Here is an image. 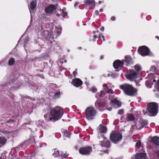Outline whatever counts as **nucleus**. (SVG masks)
Here are the masks:
<instances>
[{
	"instance_id": "1",
	"label": "nucleus",
	"mask_w": 159,
	"mask_h": 159,
	"mask_svg": "<svg viewBox=\"0 0 159 159\" xmlns=\"http://www.w3.org/2000/svg\"><path fill=\"white\" fill-rule=\"evenodd\" d=\"M63 114V109L60 107H57L53 108L50 113L52 119L55 120L60 119Z\"/></svg>"
},
{
	"instance_id": "2",
	"label": "nucleus",
	"mask_w": 159,
	"mask_h": 159,
	"mask_svg": "<svg viewBox=\"0 0 159 159\" xmlns=\"http://www.w3.org/2000/svg\"><path fill=\"white\" fill-rule=\"evenodd\" d=\"M120 88L123 90L125 93L127 95L134 96L137 94V91L131 85L125 84L120 85Z\"/></svg>"
},
{
	"instance_id": "3",
	"label": "nucleus",
	"mask_w": 159,
	"mask_h": 159,
	"mask_svg": "<svg viewBox=\"0 0 159 159\" xmlns=\"http://www.w3.org/2000/svg\"><path fill=\"white\" fill-rule=\"evenodd\" d=\"M158 105L155 102H151L148 105L147 112L150 116H155L158 113Z\"/></svg>"
},
{
	"instance_id": "4",
	"label": "nucleus",
	"mask_w": 159,
	"mask_h": 159,
	"mask_svg": "<svg viewBox=\"0 0 159 159\" xmlns=\"http://www.w3.org/2000/svg\"><path fill=\"white\" fill-rule=\"evenodd\" d=\"M96 111L93 107H88L85 111V117L88 120H92L96 114Z\"/></svg>"
},
{
	"instance_id": "5",
	"label": "nucleus",
	"mask_w": 159,
	"mask_h": 159,
	"mask_svg": "<svg viewBox=\"0 0 159 159\" xmlns=\"http://www.w3.org/2000/svg\"><path fill=\"white\" fill-rule=\"evenodd\" d=\"M110 138L111 140L115 143L120 141L122 139L121 133L118 131H112L111 133Z\"/></svg>"
},
{
	"instance_id": "6",
	"label": "nucleus",
	"mask_w": 159,
	"mask_h": 159,
	"mask_svg": "<svg viewBox=\"0 0 159 159\" xmlns=\"http://www.w3.org/2000/svg\"><path fill=\"white\" fill-rule=\"evenodd\" d=\"M129 74L127 75V78L129 80H135V79L136 78L138 79L139 80H141L139 75L138 73L132 70H129Z\"/></svg>"
},
{
	"instance_id": "7",
	"label": "nucleus",
	"mask_w": 159,
	"mask_h": 159,
	"mask_svg": "<svg viewBox=\"0 0 159 159\" xmlns=\"http://www.w3.org/2000/svg\"><path fill=\"white\" fill-rule=\"evenodd\" d=\"M139 53L142 56H145L150 55L149 49L145 46L139 47L138 50Z\"/></svg>"
},
{
	"instance_id": "8",
	"label": "nucleus",
	"mask_w": 159,
	"mask_h": 159,
	"mask_svg": "<svg viewBox=\"0 0 159 159\" xmlns=\"http://www.w3.org/2000/svg\"><path fill=\"white\" fill-rule=\"evenodd\" d=\"M147 124L148 122L147 120H143L142 119H139V120H137L136 121L134 126H136L137 129H140Z\"/></svg>"
},
{
	"instance_id": "9",
	"label": "nucleus",
	"mask_w": 159,
	"mask_h": 159,
	"mask_svg": "<svg viewBox=\"0 0 159 159\" xmlns=\"http://www.w3.org/2000/svg\"><path fill=\"white\" fill-rule=\"evenodd\" d=\"M92 148L90 147L81 148L79 149V152L83 155H88L90 154L92 151Z\"/></svg>"
},
{
	"instance_id": "10",
	"label": "nucleus",
	"mask_w": 159,
	"mask_h": 159,
	"mask_svg": "<svg viewBox=\"0 0 159 159\" xmlns=\"http://www.w3.org/2000/svg\"><path fill=\"white\" fill-rule=\"evenodd\" d=\"M84 3L87 9L92 8L94 7L95 5L94 0H85L84 1Z\"/></svg>"
},
{
	"instance_id": "11",
	"label": "nucleus",
	"mask_w": 159,
	"mask_h": 159,
	"mask_svg": "<svg viewBox=\"0 0 159 159\" xmlns=\"http://www.w3.org/2000/svg\"><path fill=\"white\" fill-rule=\"evenodd\" d=\"M57 8V7L53 4H50L45 9V11L48 14H52L54 10Z\"/></svg>"
},
{
	"instance_id": "12",
	"label": "nucleus",
	"mask_w": 159,
	"mask_h": 159,
	"mask_svg": "<svg viewBox=\"0 0 159 159\" xmlns=\"http://www.w3.org/2000/svg\"><path fill=\"white\" fill-rule=\"evenodd\" d=\"M121 102L119 101L116 98L111 99V102L110 103L111 106H112L115 108L120 107L121 106Z\"/></svg>"
},
{
	"instance_id": "13",
	"label": "nucleus",
	"mask_w": 159,
	"mask_h": 159,
	"mask_svg": "<svg viewBox=\"0 0 159 159\" xmlns=\"http://www.w3.org/2000/svg\"><path fill=\"white\" fill-rule=\"evenodd\" d=\"M16 83V81H14V82L11 81V82L8 83V84L4 85V87L7 90H9L11 88L14 89L18 87V86H16L15 84Z\"/></svg>"
},
{
	"instance_id": "14",
	"label": "nucleus",
	"mask_w": 159,
	"mask_h": 159,
	"mask_svg": "<svg viewBox=\"0 0 159 159\" xmlns=\"http://www.w3.org/2000/svg\"><path fill=\"white\" fill-rule=\"evenodd\" d=\"M72 83L73 86L79 87L82 84V82L79 79L75 78L73 80Z\"/></svg>"
},
{
	"instance_id": "15",
	"label": "nucleus",
	"mask_w": 159,
	"mask_h": 159,
	"mask_svg": "<svg viewBox=\"0 0 159 159\" xmlns=\"http://www.w3.org/2000/svg\"><path fill=\"white\" fill-rule=\"evenodd\" d=\"M103 140L102 141L101 143V145L102 147H105L106 148H109L110 147V141L108 140L107 141V139L103 136Z\"/></svg>"
},
{
	"instance_id": "16",
	"label": "nucleus",
	"mask_w": 159,
	"mask_h": 159,
	"mask_svg": "<svg viewBox=\"0 0 159 159\" xmlns=\"http://www.w3.org/2000/svg\"><path fill=\"white\" fill-rule=\"evenodd\" d=\"M123 62L119 60H117L115 61L113 63V66L115 69L120 68L123 66Z\"/></svg>"
},
{
	"instance_id": "17",
	"label": "nucleus",
	"mask_w": 159,
	"mask_h": 159,
	"mask_svg": "<svg viewBox=\"0 0 159 159\" xmlns=\"http://www.w3.org/2000/svg\"><path fill=\"white\" fill-rule=\"evenodd\" d=\"M123 63L124 62L126 63V65L128 66L129 64H130L132 63V59L129 56H126L125 57V61L124 60H122Z\"/></svg>"
},
{
	"instance_id": "18",
	"label": "nucleus",
	"mask_w": 159,
	"mask_h": 159,
	"mask_svg": "<svg viewBox=\"0 0 159 159\" xmlns=\"http://www.w3.org/2000/svg\"><path fill=\"white\" fill-rule=\"evenodd\" d=\"M138 159H146V154L145 153H138L136 157Z\"/></svg>"
},
{
	"instance_id": "19",
	"label": "nucleus",
	"mask_w": 159,
	"mask_h": 159,
	"mask_svg": "<svg viewBox=\"0 0 159 159\" xmlns=\"http://www.w3.org/2000/svg\"><path fill=\"white\" fill-rule=\"evenodd\" d=\"M103 90L105 91H107V92L108 94H112L113 93V91L111 89H108V86L107 84H104L102 86Z\"/></svg>"
},
{
	"instance_id": "20",
	"label": "nucleus",
	"mask_w": 159,
	"mask_h": 159,
	"mask_svg": "<svg viewBox=\"0 0 159 159\" xmlns=\"http://www.w3.org/2000/svg\"><path fill=\"white\" fill-rule=\"evenodd\" d=\"M36 2L35 1H33L30 4V6H29V8L30 12L31 14V10H34L36 7Z\"/></svg>"
},
{
	"instance_id": "21",
	"label": "nucleus",
	"mask_w": 159,
	"mask_h": 159,
	"mask_svg": "<svg viewBox=\"0 0 159 159\" xmlns=\"http://www.w3.org/2000/svg\"><path fill=\"white\" fill-rule=\"evenodd\" d=\"M100 132L101 133H106L107 131V128L106 126H103L100 124L98 127Z\"/></svg>"
},
{
	"instance_id": "22",
	"label": "nucleus",
	"mask_w": 159,
	"mask_h": 159,
	"mask_svg": "<svg viewBox=\"0 0 159 159\" xmlns=\"http://www.w3.org/2000/svg\"><path fill=\"white\" fill-rule=\"evenodd\" d=\"M152 141L157 145L159 146V138L155 136L152 138Z\"/></svg>"
},
{
	"instance_id": "23",
	"label": "nucleus",
	"mask_w": 159,
	"mask_h": 159,
	"mask_svg": "<svg viewBox=\"0 0 159 159\" xmlns=\"http://www.w3.org/2000/svg\"><path fill=\"white\" fill-rule=\"evenodd\" d=\"M127 119L129 121H133L135 119L134 115L132 114H128L127 115Z\"/></svg>"
},
{
	"instance_id": "24",
	"label": "nucleus",
	"mask_w": 159,
	"mask_h": 159,
	"mask_svg": "<svg viewBox=\"0 0 159 159\" xmlns=\"http://www.w3.org/2000/svg\"><path fill=\"white\" fill-rule=\"evenodd\" d=\"M152 82L151 80H147L145 83L147 87L149 88H151L152 87Z\"/></svg>"
},
{
	"instance_id": "25",
	"label": "nucleus",
	"mask_w": 159,
	"mask_h": 159,
	"mask_svg": "<svg viewBox=\"0 0 159 159\" xmlns=\"http://www.w3.org/2000/svg\"><path fill=\"white\" fill-rule=\"evenodd\" d=\"M6 139L5 137H0V143L4 144L6 143Z\"/></svg>"
},
{
	"instance_id": "26",
	"label": "nucleus",
	"mask_w": 159,
	"mask_h": 159,
	"mask_svg": "<svg viewBox=\"0 0 159 159\" xmlns=\"http://www.w3.org/2000/svg\"><path fill=\"white\" fill-rule=\"evenodd\" d=\"M15 62V60L13 58H11L8 61V64L9 66H12Z\"/></svg>"
},
{
	"instance_id": "27",
	"label": "nucleus",
	"mask_w": 159,
	"mask_h": 159,
	"mask_svg": "<svg viewBox=\"0 0 159 159\" xmlns=\"http://www.w3.org/2000/svg\"><path fill=\"white\" fill-rule=\"evenodd\" d=\"M134 67L135 70L137 71H140L142 69L141 66L139 65H136Z\"/></svg>"
},
{
	"instance_id": "28",
	"label": "nucleus",
	"mask_w": 159,
	"mask_h": 159,
	"mask_svg": "<svg viewBox=\"0 0 159 159\" xmlns=\"http://www.w3.org/2000/svg\"><path fill=\"white\" fill-rule=\"evenodd\" d=\"M48 116V115L47 114H45V115H44V116L45 118V119L47 121H50L52 120V117H49Z\"/></svg>"
},
{
	"instance_id": "29",
	"label": "nucleus",
	"mask_w": 159,
	"mask_h": 159,
	"mask_svg": "<svg viewBox=\"0 0 159 159\" xmlns=\"http://www.w3.org/2000/svg\"><path fill=\"white\" fill-rule=\"evenodd\" d=\"M62 14H57V15L58 16H65L67 15V13L66 11H64L63 10H62Z\"/></svg>"
},
{
	"instance_id": "30",
	"label": "nucleus",
	"mask_w": 159,
	"mask_h": 159,
	"mask_svg": "<svg viewBox=\"0 0 159 159\" xmlns=\"http://www.w3.org/2000/svg\"><path fill=\"white\" fill-rule=\"evenodd\" d=\"M56 28L57 30L56 31V34L58 35H59L61 33V28L60 26H59L58 27H56Z\"/></svg>"
},
{
	"instance_id": "31",
	"label": "nucleus",
	"mask_w": 159,
	"mask_h": 159,
	"mask_svg": "<svg viewBox=\"0 0 159 159\" xmlns=\"http://www.w3.org/2000/svg\"><path fill=\"white\" fill-rule=\"evenodd\" d=\"M70 134L67 131H65L64 132V135L65 137H70Z\"/></svg>"
},
{
	"instance_id": "32",
	"label": "nucleus",
	"mask_w": 159,
	"mask_h": 159,
	"mask_svg": "<svg viewBox=\"0 0 159 159\" xmlns=\"http://www.w3.org/2000/svg\"><path fill=\"white\" fill-rule=\"evenodd\" d=\"M59 155V151L55 149L54 153L53 154V155L55 157H57Z\"/></svg>"
},
{
	"instance_id": "33",
	"label": "nucleus",
	"mask_w": 159,
	"mask_h": 159,
	"mask_svg": "<svg viewBox=\"0 0 159 159\" xmlns=\"http://www.w3.org/2000/svg\"><path fill=\"white\" fill-rule=\"evenodd\" d=\"M157 69L156 68V67L155 66H152L151 67L150 69V71H151L153 72L154 70H157Z\"/></svg>"
},
{
	"instance_id": "34",
	"label": "nucleus",
	"mask_w": 159,
	"mask_h": 159,
	"mask_svg": "<svg viewBox=\"0 0 159 159\" xmlns=\"http://www.w3.org/2000/svg\"><path fill=\"white\" fill-rule=\"evenodd\" d=\"M60 95V92L56 93L54 94L53 97L54 98H57L59 97V96Z\"/></svg>"
},
{
	"instance_id": "35",
	"label": "nucleus",
	"mask_w": 159,
	"mask_h": 159,
	"mask_svg": "<svg viewBox=\"0 0 159 159\" xmlns=\"http://www.w3.org/2000/svg\"><path fill=\"white\" fill-rule=\"evenodd\" d=\"M90 90H91L93 93H95L97 92V89L94 87H92L90 89Z\"/></svg>"
},
{
	"instance_id": "36",
	"label": "nucleus",
	"mask_w": 159,
	"mask_h": 159,
	"mask_svg": "<svg viewBox=\"0 0 159 159\" xmlns=\"http://www.w3.org/2000/svg\"><path fill=\"white\" fill-rule=\"evenodd\" d=\"M141 146V143L140 141H138L136 144V146L137 148H139Z\"/></svg>"
},
{
	"instance_id": "37",
	"label": "nucleus",
	"mask_w": 159,
	"mask_h": 159,
	"mask_svg": "<svg viewBox=\"0 0 159 159\" xmlns=\"http://www.w3.org/2000/svg\"><path fill=\"white\" fill-rule=\"evenodd\" d=\"M68 156V154L66 152L64 154H63L61 155V157L62 158H66Z\"/></svg>"
},
{
	"instance_id": "38",
	"label": "nucleus",
	"mask_w": 159,
	"mask_h": 159,
	"mask_svg": "<svg viewBox=\"0 0 159 159\" xmlns=\"http://www.w3.org/2000/svg\"><path fill=\"white\" fill-rule=\"evenodd\" d=\"M29 38L27 37L26 39H25L24 44L25 45L29 41Z\"/></svg>"
},
{
	"instance_id": "39",
	"label": "nucleus",
	"mask_w": 159,
	"mask_h": 159,
	"mask_svg": "<svg viewBox=\"0 0 159 159\" xmlns=\"http://www.w3.org/2000/svg\"><path fill=\"white\" fill-rule=\"evenodd\" d=\"M104 95V92L103 91H101L99 94V96L101 97H102Z\"/></svg>"
},
{
	"instance_id": "40",
	"label": "nucleus",
	"mask_w": 159,
	"mask_h": 159,
	"mask_svg": "<svg viewBox=\"0 0 159 159\" xmlns=\"http://www.w3.org/2000/svg\"><path fill=\"white\" fill-rule=\"evenodd\" d=\"M124 113V111L123 110H119L118 113L119 115H122Z\"/></svg>"
},
{
	"instance_id": "41",
	"label": "nucleus",
	"mask_w": 159,
	"mask_h": 159,
	"mask_svg": "<svg viewBox=\"0 0 159 159\" xmlns=\"http://www.w3.org/2000/svg\"><path fill=\"white\" fill-rule=\"evenodd\" d=\"M7 123H14V120H10L7 122Z\"/></svg>"
},
{
	"instance_id": "42",
	"label": "nucleus",
	"mask_w": 159,
	"mask_h": 159,
	"mask_svg": "<svg viewBox=\"0 0 159 159\" xmlns=\"http://www.w3.org/2000/svg\"><path fill=\"white\" fill-rule=\"evenodd\" d=\"M76 70H76H76H75V71H74L73 72V75H74V77H75V76H76V74H77V72H76Z\"/></svg>"
},
{
	"instance_id": "43",
	"label": "nucleus",
	"mask_w": 159,
	"mask_h": 159,
	"mask_svg": "<svg viewBox=\"0 0 159 159\" xmlns=\"http://www.w3.org/2000/svg\"><path fill=\"white\" fill-rule=\"evenodd\" d=\"M94 13L96 16H98L99 14V12L98 11H95Z\"/></svg>"
},
{
	"instance_id": "44",
	"label": "nucleus",
	"mask_w": 159,
	"mask_h": 159,
	"mask_svg": "<svg viewBox=\"0 0 159 159\" xmlns=\"http://www.w3.org/2000/svg\"><path fill=\"white\" fill-rule=\"evenodd\" d=\"M111 20L112 21H114L116 20V18L114 16H112L111 18Z\"/></svg>"
},
{
	"instance_id": "45",
	"label": "nucleus",
	"mask_w": 159,
	"mask_h": 159,
	"mask_svg": "<svg viewBox=\"0 0 159 159\" xmlns=\"http://www.w3.org/2000/svg\"><path fill=\"white\" fill-rule=\"evenodd\" d=\"M93 37L94 38H101V36L100 35H99L98 37L97 35H94L93 36Z\"/></svg>"
},
{
	"instance_id": "46",
	"label": "nucleus",
	"mask_w": 159,
	"mask_h": 159,
	"mask_svg": "<svg viewBox=\"0 0 159 159\" xmlns=\"http://www.w3.org/2000/svg\"><path fill=\"white\" fill-rule=\"evenodd\" d=\"M107 110L111 111L112 110V108L111 107H108L107 108Z\"/></svg>"
},
{
	"instance_id": "47",
	"label": "nucleus",
	"mask_w": 159,
	"mask_h": 159,
	"mask_svg": "<svg viewBox=\"0 0 159 159\" xmlns=\"http://www.w3.org/2000/svg\"><path fill=\"white\" fill-rule=\"evenodd\" d=\"M100 30L102 31H103L104 30V28L103 27H101L100 28Z\"/></svg>"
},
{
	"instance_id": "48",
	"label": "nucleus",
	"mask_w": 159,
	"mask_h": 159,
	"mask_svg": "<svg viewBox=\"0 0 159 159\" xmlns=\"http://www.w3.org/2000/svg\"><path fill=\"white\" fill-rule=\"evenodd\" d=\"M154 75L153 74H149L148 76V77L149 78L151 76H153Z\"/></svg>"
},
{
	"instance_id": "49",
	"label": "nucleus",
	"mask_w": 159,
	"mask_h": 159,
	"mask_svg": "<svg viewBox=\"0 0 159 159\" xmlns=\"http://www.w3.org/2000/svg\"><path fill=\"white\" fill-rule=\"evenodd\" d=\"M79 4V3L78 2H76L74 4V7H76Z\"/></svg>"
},
{
	"instance_id": "50",
	"label": "nucleus",
	"mask_w": 159,
	"mask_h": 159,
	"mask_svg": "<svg viewBox=\"0 0 159 159\" xmlns=\"http://www.w3.org/2000/svg\"><path fill=\"white\" fill-rule=\"evenodd\" d=\"M6 134H11L12 133L11 131H6L5 132Z\"/></svg>"
},
{
	"instance_id": "51",
	"label": "nucleus",
	"mask_w": 159,
	"mask_h": 159,
	"mask_svg": "<svg viewBox=\"0 0 159 159\" xmlns=\"http://www.w3.org/2000/svg\"><path fill=\"white\" fill-rule=\"evenodd\" d=\"M101 37L103 39V41H105V39H104V38H105L104 36H101Z\"/></svg>"
},
{
	"instance_id": "52",
	"label": "nucleus",
	"mask_w": 159,
	"mask_h": 159,
	"mask_svg": "<svg viewBox=\"0 0 159 159\" xmlns=\"http://www.w3.org/2000/svg\"><path fill=\"white\" fill-rule=\"evenodd\" d=\"M99 11L100 12H102L103 11V10L102 9H100V10H99Z\"/></svg>"
},
{
	"instance_id": "53",
	"label": "nucleus",
	"mask_w": 159,
	"mask_h": 159,
	"mask_svg": "<svg viewBox=\"0 0 159 159\" xmlns=\"http://www.w3.org/2000/svg\"><path fill=\"white\" fill-rule=\"evenodd\" d=\"M103 56H101L100 57V59H102L103 58Z\"/></svg>"
},
{
	"instance_id": "54",
	"label": "nucleus",
	"mask_w": 159,
	"mask_h": 159,
	"mask_svg": "<svg viewBox=\"0 0 159 159\" xmlns=\"http://www.w3.org/2000/svg\"><path fill=\"white\" fill-rule=\"evenodd\" d=\"M98 102H95V106H97V104H98Z\"/></svg>"
},
{
	"instance_id": "55",
	"label": "nucleus",
	"mask_w": 159,
	"mask_h": 159,
	"mask_svg": "<svg viewBox=\"0 0 159 159\" xmlns=\"http://www.w3.org/2000/svg\"><path fill=\"white\" fill-rule=\"evenodd\" d=\"M98 3L99 4H100L101 3V1H98Z\"/></svg>"
},
{
	"instance_id": "56",
	"label": "nucleus",
	"mask_w": 159,
	"mask_h": 159,
	"mask_svg": "<svg viewBox=\"0 0 159 159\" xmlns=\"http://www.w3.org/2000/svg\"><path fill=\"white\" fill-rule=\"evenodd\" d=\"M157 83L158 85L159 86V80H158Z\"/></svg>"
},
{
	"instance_id": "57",
	"label": "nucleus",
	"mask_w": 159,
	"mask_h": 159,
	"mask_svg": "<svg viewBox=\"0 0 159 159\" xmlns=\"http://www.w3.org/2000/svg\"><path fill=\"white\" fill-rule=\"evenodd\" d=\"M155 38H157L158 39H159V38L158 37V36H156Z\"/></svg>"
},
{
	"instance_id": "58",
	"label": "nucleus",
	"mask_w": 159,
	"mask_h": 159,
	"mask_svg": "<svg viewBox=\"0 0 159 159\" xmlns=\"http://www.w3.org/2000/svg\"><path fill=\"white\" fill-rule=\"evenodd\" d=\"M153 81L154 82H155L156 81V80L155 79L153 80Z\"/></svg>"
},
{
	"instance_id": "59",
	"label": "nucleus",
	"mask_w": 159,
	"mask_h": 159,
	"mask_svg": "<svg viewBox=\"0 0 159 159\" xmlns=\"http://www.w3.org/2000/svg\"><path fill=\"white\" fill-rule=\"evenodd\" d=\"M105 153H108L107 152H106V151H104Z\"/></svg>"
},
{
	"instance_id": "60",
	"label": "nucleus",
	"mask_w": 159,
	"mask_h": 159,
	"mask_svg": "<svg viewBox=\"0 0 159 159\" xmlns=\"http://www.w3.org/2000/svg\"><path fill=\"white\" fill-rule=\"evenodd\" d=\"M136 85H138V86H139L140 85L138 83H136Z\"/></svg>"
},
{
	"instance_id": "61",
	"label": "nucleus",
	"mask_w": 159,
	"mask_h": 159,
	"mask_svg": "<svg viewBox=\"0 0 159 159\" xmlns=\"http://www.w3.org/2000/svg\"><path fill=\"white\" fill-rule=\"evenodd\" d=\"M158 155H159V151H158Z\"/></svg>"
},
{
	"instance_id": "62",
	"label": "nucleus",
	"mask_w": 159,
	"mask_h": 159,
	"mask_svg": "<svg viewBox=\"0 0 159 159\" xmlns=\"http://www.w3.org/2000/svg\"><path fill=\"white\" fill-rule=\"evenodd\" d=\"M95 32V33H96V32H97V33H98V31H97L96 32Z\"/></svg>"
},
{
	"instance_id": "63",
	"label": "nucleus",
	"mask_w": 159,
	"mask_h": 159,
	"mask_svg": "<svg viewBox=\"0 0 159 159\" xmlns=\"http://www.w3.org/2000/svg\"><path fill=\"white\" fill-rule=\"evenodd\" d=\"M44 32H45V34H46L47 32V31H45Z\"/></svg>"
},
{
	"instance_id": "64",
	"label": "nucleus",
	"mask_w": 159,
	"mask_h": 159,
	"mask_svg": "<svg viewBox=\"0 0 159 159\" xmlns=\"http://www.w3.org/2000/svg\"><path fill=\"white\" fill-rule=\"evenodd\" d=\"M136 149H137V151H139L138 150H137V148H136Z\"/></svg>"
}]
</instances>
